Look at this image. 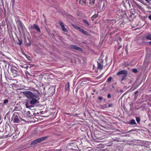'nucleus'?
Returning a JSON list of instances; mask_svg holds the SVG:
<instances>
[{
  "instance_id": "27",
  "label": "nucleus",
  "mask_w": 151,
  "mask_h": 151,
  "mask_svg": "<svg viewBox=\"0 0 151 151\" xmlns=\"http://www.w3.org/2000/svg\"><path fill=\"white\" fill-rule=\"evenodd\" d=\"M136 120L138 123H139L140 122V118L139 117H137L136 118Z\"/></svg>"
},
{
  "instance_id": "19",
  "label": "nucleus",
  "mask_w": 151,
  "mask_h": 151,
  "mask_svg": "<svg viewBox=\"0 0 151 151\" xmlns=\"http://www.w3.org/2000/svg\"><path fill=\"white\" fill-rule=\"evenodd\" d=\"M79 30L81 32H82L83 34H86L87 32L85 31L83 29L81 28H79Z\"/></svg>"
},
{
  "instance_id": "16",
  "label": "nucleus",
  "mask_w": 151,
  "mask_h": 151,
  "mask_svg": "<svg viewBox=\"0 0 151 151\" xmlns=\"http://www.w3.org/2000/svg\"><path fill=\"white\" fill-rule=\"evenodd\" d=\"M65 89L67 91H69V83L68 82L66 83L65 86Z\"/></svg>"
},
{
  "instance_id": "6",
  "label": "nucleus",
  "mask_w": 151,
  "mask_h": 151,
  "mask_svg": "<svg viewBox=\"0 0 151 151\" xmlns=\"http://www.w3.org/2000/svg\"><path fill=\"white\" fill-rule=\"evenodd\" d=\"M17 68L15 67H13L11 68V72L14 77H16L19 75Z\"/></svg>"
},
{
  "instance_id": "20",
  "label": "nucleus",
  "mask_w": 151,
  "mask_h": 151,
  "mask_svg": "<svg viewBox=\"0 0 151 151\" xmlns=\"http://www.w3.org/2000/svg\"><path fill=\"white\" fill-rule=\"evenodd\" d=\"M30 114V112L29 111H28L26 113V115L28 117L30 118L32 116V115L31 114Z\"/></svg>"
},
{
  "instance_id": "8",
  "label": "nucleus",
  "mask_w": 151,
  "mask_h": 151,
  "mask_svg": "<svg viewBox=\"0 0 151 151\" xmlns=\"http://www.w3.org/2000/svg\"><path fill=\"white\" fill-rule=\"evenodd\" d=\"M46 138L45 137H42L40 138H38L37 139H36L33 141L31 143V145H35L37 143L40 142L41 141H43V140L45 139Z\"/></svg>"
},
{
  "instance_id": "31",
  "label": "nucleus",
  "mask_w": 151,
  "mask_h": 151,
  "mask_svg": "<svg viewBox=\"0 0 151 151\" xmlns=\"http://www.w3.org/2000/svg\"><path fill=\"white\" fill-rule=\"evenodd\" d=\"M63 31L64 32H68V30L66 28H65V27L64 28H63V29H62Z\"/></svg>"
},
{
  "instance_id": "2",
  "label": "nucleus",
  "mask_w": 151,
  "mask_h": 151,
  "mask_svg": "<svg viewBox=\"0 0 151 151\" xmlns=\"http://www.w3.org/2000/svg\"><path fill=\"white\" fill-rule=\"evenodd\" d=\"M23 94L26 97L30 99L32 98H38L37 94H34L32 92L29 91H26L23 92Z\"/></svg>"
},
{
  "instance_id": "46",
  "label": "nucleus",
  "mask_w": 151,
  "mask_h": 151,
  "mask_svg": "<svg viewBox=\"0 0 151 151\" xmlns=\"http://www.w3.org/2000/svg\"><path fill=\"white\" fill-rule=\"evenodd\" d=\"M149 43L150 45H151V41L149 42Z\"/></svg>"
},
{
  "instance_id": "34",
  "label": "nucleus",
  "mask_w": 151,
  "mask_h": 151,
  "mask_svg": "<svg viewBox=\"0 0 151 151\" xmlns=\"http://www.w3.org/2000/svg\"><path fill=\"white\" fill-rule=\"evenodd\" d=\"M103 99V97H102L101 96H99L98 97V99L101 100H102Z\"/></svg>"
},
{
  "instance_id": "9",
  "label": "nucleus",
  "mask_w": 151,
  "mask_h": 151,
  "mask_svg": "<svg viewBox=\"0 0 151 151\" xmlns=\"http://www.w3.org/2000/svg\"><path fill=\"white\" fill-rule=\"evenodd\" d=\"M31 27L32 29H35L37 32L40 33L41 31L40 29L37 25L34 24L31 26Z\"/></svg>"
},
{
  "instance_id": "32",
  "label": "nucleus",
  "mask_w": 151,
  "mask_h": 151,
  "mask_svg": "<svg viewBox=\"0 0 151 151\" xmlns=\"http://www.w3.org/2000/svg\"><path fill=\"white\" fill-rule=\"evenodd\" d=\"M113 106V104L111 103L109 104L108 105V107H112Z\"/></svg>"
},
{
  "instance_id": "35",
  "label": "nucleus",
  "mask_w": 151,
  "mask_h": 151,
  "mask_svg": "<svg viewBox=\"0 0 151 151\" xmlns=\"http://www.w3.org/2000/svg\"><path fill=\"white\" fill-rule=\"evenodd\" d=\"M103 106L104 108H106V107L108 108V106H107V104H105Z\"/></svg>"
},
{
  "instance_id": "1",
  "label": "nucleus",
  "mask_w": 151,
  "mask_h": 151,
  "mask_svg": "<svg viewBox=\"0 0 151 151\" xmlns=\"http://www.w3.org/2000/svg\"><path fill=\"white\" fill-rule=\"evenodd\" d=\"M40 99L39 96L38 95V98H32L28 101L25 103L26 107L27 108L30 109L35 106L38 107L39 106V102L37 101Z\"/></svg>"
},
{
  "instance_id": "18",
  "label": "nucleus",
  "mask_w": 151,
  "mask_h": 151,
  "mask_svg": "<svg viewBox=\"0 0 151 151\" xmlns=\"http://www.w3.org/2000/svg\"><path fill=\"white\" fill-rule=\"evenodd\" d=\"M59 22L60 23V25L61 26L62 29L63 28H65V26L64 23L61 21H59Z\"/></svg>"
},
{
  "instance_id": "13",
  "label": "nucleus",
  "mask_w": 151,
  "mask_h": 151,
  "mask_svg": "<svg viewBox=\"0 0 151 151\" xmlns=\"http://www.w3.org/2000/svg\"><path fill=\"white\" fill-rule=\"evenodd\" d=\"M128 124L131 125L137 124L135 122V120L134 119H132L130 120Z\"/></svg>"
},
{
  "instance_id": "17",
  "label": "nucleus",
  "mask_w": 151,
  "mask_h": 151,
  "mask_svg": "<svg viewBox=\"0 0 151 151\" xmlns=\"http://www.w3.org/2000/svg\"><path fill=\"white\" fill-rule=\"evenodd\" d=\"M83 22L85 24H86L87 26H89L90 25V24L85 19H83Z\"/></svg>"
},
{
  "instance_id": "7",
  "label": "nucleus",
  "mask_w": 151,
  "mask_h": 151,
  "mask_svg": "<svg viewBox=\"0 0 151 151\" xmlns=\"http://www.w3.org/2000/svg\"><path fill=\"white\" fill-rule=\"evenodd\" d=\"M69 48L72 50H78L81 51H83V49L78 46L74 45H70L69 46Z\"/></svg>"
},
{
  "instance_id": "14",
  "label": "nucleus",
  "mask_w": 151,
  "mask_h": 151,
  "mask_svg": "<svg viewBox=\"0 0 151 151\" xmlns=\"http://www.w3.org/2000/svg\"><path fill=\"white\" fill-rule=\"evenodd\" d=\"M104 4L105 3L104 2L101 1L100 2L99 4V6L100 8H101L102 9H103L104 6Z\"/></svg>"
},
{
  "instance_id": "15",
  "label": "nucleus",
  "mask_w": 151,
  "mask_h": 151,
  "mask_svg": "<svg viewBox=\"0 0 151 151\" xmlns=\"http://www.w3.org/2000/svg\"><path fill=\"white\" fill-rule=\"evenodd\" d=\"M98 65L97 68H98L100 70H102L103 69V67L102 65L101 64L99 63V62H97Z\"/></svg>"
},
{
  "instance_id": "5",
  "label": "nucleus",
  "mask_w": 151,
  "mask_h": 151,
  "mask_svg": "<svg viewBox=\"0 0 151 151\" xmlns=\"http://www.w3.org/2000/svg\"><path fill=\"white\" fill-rule=\"evenodd\" d=\"M127 71L126 70H122L118 72L116 74V75H123L122 76V78L121 81H123L127 76Z\"/></svg>"
},
{
  "instance_id": "23",
  "label": "nucleus",
  "mask_w": 151,
  "mask_h": 151,
  "mask_svg": "<svg viewBox=\"0 0 151 151\" xmlns=\"http://www.w3.org/2000/svg\"><path fill=\"white\" fill-rule=\"evenodd\" d=\"M98 15L97 14H95L93 15L91 17V19L93 20V19H96L98 17Z\"/></svg>"
},
{
  "instance_id": "51",
  "label": "nucleus",
  "mask_w": 151,
  "mask_h": 151,
  "mask_svg": "<svg viewBox=\"0 0 151 151\" xmlns=\"http://www.w3.org/2000/svg\"><path fill=\"white\" fill-rule=\"evenodd\" d=\"M20 119L22 120V118H20Z\"/></svg>"
},
{
  "instance_id": "41",
  "label": "nucleus",
  "mask_w": 151,
  "mask_h": 151,
  "mask_svg": "<svg viewBox=\"0 0 151 151\" xmlns=\"http://www.w3.org/2000/svg\"><path fill=\"white\" fill-rule=\"evenodd\" d=\"M64 114L65 115H70V113H68L66 112L64 113Z\"/></svg>"
},
{
  "instance_id": "30",
  "label": "nucleus",
  "mask_w": 151,
  "mask_h": 151,
  "mask_svg": "<svg viewBox=\"0 0 151 151\" xmlns=\"http://www.w3.org/2000/svg\"><path fill=\"white\" fill-rule=\"evenodd\" d=\"M99 63L101 64L103 63L104 60L102 59H100L99 60Z\"/></svg>"
},
{
  "instance_id": "44",
  "label": "nucleus",
  "mask_w": 151,
  "mask_h": 151,
  "mask_svg": "<svg viewBox=\"0 0 151 151\" xmlns=\"http://www.w3.org/2000/svg\"><path fill=\"white\" fill-rule=\"evenodd\" d=\"M145 0L148 2H149L150 1H151V0Z\"/></svg>"
},
{
  "instance_id": "50",
  "label": "nucleus",
  "mask_w": 151,
  "mask_h": 151,
  "mask_svg": "<svg viewBox=\"0 0 151 151\" xmlns=\"http://www.w3.org/2000/svg\"><path fill=\"white\" fill-rule=\"evenodd\" d=\"M116 141L117 142H119V141H119L118 140H116Z\"/></svg>"
},
{
  "instance_id": "10",
  "label": "nucleus",
  "mask_w": 151,
  "mask_h": 151,
  "mask_svg": "<svg viewBox=\"0 0 151 151\" xmlns=\"http://www.w3.org/2000/svg\"><path fill=\"white\" fill-rule=\"evenodd\" d=\"M134 6L140 10H143L142 8L136 1H134Z\"/></svg>"
},
{
  "instance_id": "24",
  "label": "nucleus",
  "mask_w": 151,
  "mask_h": 151,
  "mask_svg": "<svg viewBox=\"0 0 151 151\" xmlns=\"http://www.w3.org/2000/svg\"><path fill=\"white\" fill-rule=\"evenodd\" d=\"M146 38L148 40H151V34L147 35Z\"/></svg>"
},
{
  "instance_id": "33",
  "label": "nucleus",
  "mask_w": 151,
  "mask_h": 151,
  "mask_svg": "<svg viewBox=\"0 0 151 151\" xmlns=\"http://www.w3.org/2000/svg\"><path fill=\"white\" fill-rule=\"evenodd\" d=\"M25 57L28 60H29V59H30V57L28 55H25Z\"/></svg>"
},
{
  "instance_id": "36",
  "label": "nucleus",
  "mask_w": 151,
  "mask_h": 151,
  "mask_svg": "<svg viewBox=\"0 0 151 151\" xmlns=\"http://www.w3.org/2000/svg\"><path fill=\"white\" fill-rule=\"evenodd\" d=\"M107 98H110L111 97V96L110 93H108L107 95Z\"/></svg>"
},
{
  "instance_id": "47",
  "label": "nucleus",
  "mask_w": 151,
  "mask_h": 151,
  "mask_svg": "<svg viewBox=\"0 0 151 151\" xmlns=\"http://www.w3.org/2000/svg\"><path fill=\"white\" fill-rule=\"evenodd\" d=\"M132 17V14H131L130 15H129V17Z\"/></svg>"
},
{
  "instance_id": "48",
  "label": "nucleus",
  "mask_w": 151,
  "mask_h": 151,
  "mask_svg": "<svg viewBox=\"0 0 151 151\" xmlns=\"http://www.w3.org/2000/svg\"><path fill=\"white\" fill-rule=\"evenodd\" d=\"M117 44H118V45L119 44V42L118 41H117Z\"/></svg>"
},
{
  "instance_id": "26",
  "label": "nucleus",
  "mask_w": 151,
  "mask_h": 151,
  "mask_svg": "<svg viewBox=\"0 0 151 151\" xmlns=\"http://www.w3.org/2000/svg\"><path fill=\"white\" fill-rule=\"evenodd\" d=\"M132 71L133 72L135 73H137L138 72V70L136 68L132 69Z\"/></svg>"
},
{
  "instance_id": "22",
  "label": "nucleus",
  "mask_w": 151,
  "mask_h": 151,
  "mask_svg": "<svg viewBox=\"0 0 151 151\" xmlns=\"http://www.w3.org/2000/svg\"><path fill=\"white\" fill-rule=\"evenodd\" d=\"M20 66L22 68H26V69H27L29 67L28 65H20Z\"/></svg>"
},
{
  "instance_id": "3",
  "label": "nucleus",
  "mask_w": 151,
  "mask_h": 151,
  "mask_svg": "<svg viewBox=\"0 0 151 151\" xmlns=\"http://www.w3.org/2000/svg\"><path fill=\"white\" fill-rule=\"evenodd\" d=\"M17 28L19 33L23 32L24 31V28H25L23 23L20 19H17L16 22Z\"/></svg>"
},
{
  "instance_id": "4",
  "label": "nucleus",
  "mask_w": 151,
  "mask_h": 151,
  "mask_svg": "<svg viewBox=\"0 0 151 151\" xmlns=\"http://www.w3.org/2000/svg\"><path fill=\"white\" fill-rule=\"evenodd\" d=\"M19 118L18 114L17 113H14L12 115V120H13L14 123H19L21 122Z\"/></svg>"
},
{
  "instance_id": "11",
  "label": "nucleus",
  "mask_w": 151,
  "mask_h": 151,
  "mask_svg": "<svg viewBox=\"0 0 151 151\" xmlns=\"http://www.w3.org/2000/svg\"><path fill=\"white\" fill-rule=\"evenodd\" d=\"M138 86L139 85H137V82L135 81L133 83V85L130 89H133V90H134L136 89L138 87Z\"/></svg>"
},
{
  "instance_id": "37",
  "label": "nucleus",
  "mask_w": 151,
  "mask_h": 151,
  "mask_svg": "<svg viewBox=\"0 0 151 151\" xmlns=\"http://www.w3.org/2000/svg\"><path fill=\"white\" fill-rule=\"evenodd\" d=\"M78 114H75L73 115V116H77Z\"/></svg>"
},
{
  "instance_id": "49",
  "label": "nucleus",
  "mask_w": 151,
  "mask_h": 151,
  "mask_svg": "<svg viewBox=\"0 0 151 151\" xmlns=\"http://www.w3.org/2000/svg\"><path fill=\"white\" fill-rule=\"evenodd\" d=\"M23 54L25 56V55H26L25 53H23Z\"/></svg>"
},
{
  "instance_id": "42",
  "label": "nucleus",
  "mask_w": 151,
  "mask_h": 151,
  "mask_svg": "<svg viewBox=\"0 0 151 151\" xmlns=\"http://www.w3.org/2000/svg\"><path fill=\"white\" fill-rule=\"evenodd\" d=\"M122 45H120L118 47V49H119L120 48H121L122 47Z\"/></svg>"
},
{
  "instance_id": "43",
  "label": "nucleus",
  "mask_w": 151,
  "mask_h": 151,
  "mask_svg": "<svg viewBox=\"0 0 151 151\" xmlns=\"http://www.w3.org/2000/svg\"><path fill=\"white\" fill-rule=\"evenodd\" d=\"M138 91H136L134 93V94H137L138 93Z\"/></svg>"
},
{
  "instance_id": "38",
  "label": "nucleus",
  "mask_w": 151,
  "mask_h": 151,
  "mask_svg": "<svg viewBox=\"0 0 151 151\" xmlns=\"http://www.w3.org/2000/svg\"><path fill=\"white\" fill-rule=\"evenodd\" d=\"M79 28H80V27L78 26H76L75 27V28L76 29H79Z\"/></svg>"
},
{
  "instance_id": "12",
  "label": "nucleus",
  "mask_w": 151,
  "mask_h": 151,
  "mask_svg": "<svg viewBox=\"0 0 151 151\" xmlns=\"http://www.w3.org/2000/svg\"><path fill=\"white\" fill-rule=\"evenodd\" d=\"M87 0H82V2L83 3H86ZM95 0H88L87 1H89V3L91 4H93L95 3Z\"/></svg>"
},
{
  "instance_id": "39",
  "label": "nucleus",
  "mask_w": 151,
  "mask_h": 151,
  "mask_svg": "<svg viewBox=\"0 0 151 151\" xmlns=\"http://www.w3.org/2000/svg\"><path fill=\"white\" fill-rule=\"evenodd\" d=\"M148 18L150 20H151V14L148 16Z\"/></svg>"
},
{
  "instance_id": "21",
  "label": "nucleus",
  "mask_w": 151,
  "mask_h": 151,
  "mask_svg": "<svg viewBox=\"0 0 151 151\" xmlns=\"http://www.w3.org/2000/svg\"><path fill=\"white\" fill-rule=\"evenodd\" d=\"M28 42H27V41H26L25 42V44H26L27 46H29L31 45V42L30 41V40L29 38H28Z\"/></svg>"
},
{
  "instance_id": "28",
  "label": "nucleus",
  "mask_w": 151,
  "mask_h": 151,
  "mask_svg": "<svg viewBox=\"0 0 151 151\" xmlns=\"http://www.w3.org/2000/svg\"><path fill=\"white\" fill-rule=\"evenodd\" d=\"M112 79V78L111 77H110L107 79V81L108 82H110Z\"/></svg>"
},
{
  "instance_id": "25",
  "label": "nucleus",
  "mask_w": 151,
  "mask_h": 151,
  "mask_svg": "<svg viewBox=\"0 0 151 151\" xmlns=\"http://www.w3.org/2000/svg\"><path fill=\"white\" fill-rule=\"evenodd\" d=\"M18 42H17V44L20 45H21L22 43V40H20V39H19V38H18Z\"/></svg>"
},
{
  "instance_id": "29",
  "label": "nucleus",
  "mask_w": 151,
  "mask_h": 151,
  "mask_svg": "<svg viewBox=\"0 0 151 151\" xmlns=\"http://www.w3.org/2000/svg\"><path fill=\"white\" fill-rule=\"evenodd\" d=\"M8 102L9 101L8 99H6L3 102V104H6L8 103Z\"/></svg>"
},
{
  "instance_id": "45",
  "label": "nucleus",
  "mask_w": 151,
  "mask_h": 151,
  "mask_svg": "<svg viewBox=\"0 0 151 151\" xmlns=\"http://www.w3.org/2000/svg\"><path fill=\"white\" fill-rule=\"evenodd\" d=\"M77 1H78V0H76ZM82 1V0H79V3H80L81 1Z\"/></svg>"
},
{
  "instance_id": "40",
  "label": "nucleus",
  "mask_w": 151,
  "mask_h": 151,
  "mask_svg": "<svg viewBox=\"0 0 151 151\" xmlns=\"http://www.w3.org/2000/svg\"><path fill=\"white\" fill-rule=\"evenodd\" d=\"M118 40L120 41H121L122 39L120 37L118 38Z\"/></svg>"
}]
</instances>
